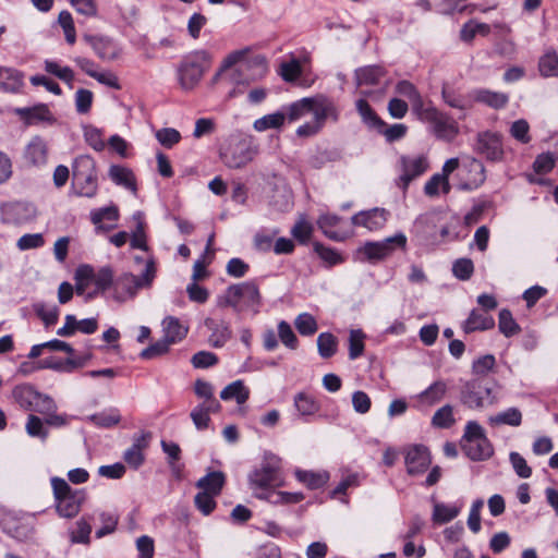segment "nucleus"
<instances>
[{
  "instance_id": "obj_58",
  "label": "nucleus",
  "mask_w": 558,
  "mask_h": 558,
  "mask_svg": "<svg viewBox=\"0 0 558 558\" xmlns=\"http://www.w3.org/2000/svg\"><path fill=\"white\" fill-rule=\"evenodd\" d=\"M499 330L506 337H512L519 332L520 327L512 317L508 310H501L499 313Z\"/></svg>"
},
{
  "instance_id": "obj_27",
  "label": "nucleus",
  "mask_w": 558,
  "mask_h": 558,
  "mask_svg": "<svg viewBox=\"0 0 558 558\" xmlns=\"http://www.w3.org/2000/svg\"><path fill=\"white\" fill-rule=\"evenodd\" d=\"M447 385L444 381L438 380L422 391L416 399L421 407H432L445 397Z\"/></svg>"
},
{
  "instance_id": "obj_28",
  "label": "nucleus",
  "mask_w": 558,
  "mask_h": 558,
  "mask_svg": "<svg viewBox=\"0 0 558 558\" xmlns=\"http://www.w3.org/2000/svg\"><path fill=\"white\" fill-rule=\"evenodd\" d=\"M226 483V475L221 471H213L207 473L205 476L201 477L196 487L202 489V492H207L213 495H219L222 490V487Z\"/></svg>"
},
{
  "instance_id": "obj_43",
  "label": "nucleus",
  "mask_w": 558,
  "mask_h": 558,
  "mask_svg": "<svg viewBox=\"0 0 558 558\" xmlns=\"http://www.w3.org/2000/svg\"><path fill=\"white\" fill-rule=\"evenodd\" d=\"M94 284L96 286V290L94 292L87 293V299H92L96 295L98 291H105L109 287H113V274L111 268L102 267L97 272L94 270Z\"/></svg>"
},
{
  "instance_id": "obj_11",
  "label": "nucleus",
  "mask_w": 558,
  "mask_h": 558,
  "mask_svg": "<svg viewBox=\"0 0 558 558\" xmlns=\"http://www.w3.org/2000/svg\"><path fill=\"white\" fill-rule=\"evenodd\" d=\"M35 216L36 209L28 203L14 202L0 206V220L7 225H22Z\"/></svg>"
},
{
  "instance_id": "obj_21",
  "label": "nucleus",
  "mask_w": 558,
  "mask_h": 558,
  "mask_svg": "<svg viewBox=\"0 0 558 558\" xmlns=\"http://www.w3.org/2000/svg\"><path fill=\"white\" fill-rule=\"evenodd\" d=\"M24 85V74L15 68L0 65V90L8 94L20 93Z\"/></svg>"
},
{
  "instance_id": "obj_40",
  "label": "nucleus",
  "mask_w": 558,
  "mask_h": 558,
  "mask_svg": "<svg viewBox=\"0 0 558 558\" xmlns=\"http://www.w3.org/2000/svg\"><path fill=\"white\" fill-rule=\"evenodd\" d=\"M94 268L89 265H81L75 270V291L77 294H84L88 287L94 283Z\"/></svg>"
},
{
  "instance_id": "obj_16",
  "label": "nucleus",
  "mask_w": 558,
  "mask_h": 558,
  "mask_svg": "<svg viewBox=\"0 0 558 558\" xmlns=\"http://www.w3.org/2000/svg\"><path fill=\"white\" fill-rule=\"evenodd\" d=\"M204 325L210 331L208 342L214 348H222L232 338L230 324L225 319L208 317Z\"/></svg>"
},
{
  "instance_id": "obj_10",
  "label": "nucleus",
  "mask_w": 558,
  "mask_h": 558,
  "mask_svg": "<svg viewBox=\"0 0 558 558\" xmlns=\"http://www.w3.org/2000/svg\"><path fill=\"white\" fill-rule=\"evenodd\" d=\"M461 401L471 409H478L493 404L495 398L488 387L482 385L478 380H472L463 386Z\"/></svg>"
},
{
  "instance_id": "obj_63",
  "label": "nucleus",
  "mask_w": 558,
  "mask_h": 558,
  "mask_svg": "<svg viewBox=\"0 0 558 558\" xmlns=\"http://www.w3.org/2000/svg\"><path fill=\"white\" fill-rule=\"evenodd\" d=\"M278 336H279L281 342L287 348H289L291 350H295L298 348L299 340H298L295 333L293 332L291 326L287 322L281 320L278 324Z\"/></svg>"
},
{
  "instance_id": "obj_51",
  "label": "nucleus",
  "mask_w": 558,
  "mask_h": 558,
  "mask_svg": "<svg viewBox=\"0 0 558 558\" xmlns=\"http://www.w3.org/2000/svg\"><path fill=\"white\" fill-rule=\"evenodd\" d=\"M460 513V507L445 504H435L433 511V521L444 524L453 520Z\"/></svg>"
},
{
  "instance_id": "obj_41",
  "label": "nucleus",
  "mask_w": 558,
  "mask_h": 558,
  "mask_svg": "<svg viewBox=\"0 0 558 558\" xmlns=\"http://www.w3.org/2000/svg\"><path fill=\"white\" fill-rule=\"evenodd\" d=\"M356 110L368 126L376 129L385 126V122L376 114L365 99H359L356 101Z\"/></svg>"
},
{
  "instance_id": "obj_19",
  "label": "nucleus",
  "mask_w": 558,
  "mask_h": 558,
  "mask_svg": "<svg viewBox=\"0 0 558 558\" xmlns=\"http://www.w3.org/2000/svg\"><path fill=\"white\" fill-rule=\"evenodd\" d=\"M83 39L90 45L94 52L101 60L112 61L117 59L120 54L119 48L108 37L86 34L83 36Z\"/></svg>"
},
{
  "instance_id": "obj_46",
  "label": "nucleus",
  "mask_w": 558,
  "mask_h": 558,
  "mask_svg": "<svg viewBox=\"0 0 558 558\" xmlns=\"http://www.w3.org/2000/svg\"><path fill=\"white\" fill-rule=\"evenodd\" d=\"M450 189L449 180L445 175L436 173L425 183L424 192L427 196L434 197L439 195L440 190L444 194H448Z\"/></svg>"
},
{
  "instance_id": "obj_18",
  "label": "nucleus",
  "mask_w": 558,
  "mask_h": 558,
  "mask_svg": "<svg viewBox=\"0 0 558 558\" xmlns=\"http://www.w3.org/2000/svg\"><path fill=\"white\" fill-rule=\"evenodd\" d=\"M250 483L254 487L265 490L282 485V478L278 469L270 464L263 465L250 475Z\"/></svg>"
},
{
  "instance_id": "obj_13",
  "label": "nucleus",
  "mask_w": 558,
  "mask_h": 558,
  "mask_svg": "<svg viewBox=\"0 0 558 558\" xmlns=\"http://www.w3.org/2000/svg\"><path fill=\"white\" fill-rule=\"evenodd\" d=\"M461 179L460 187L462 190L477 189L486 179L484 165L475 158H468L462 165Z\"/></svg>"
},
{
  "instance_id": "obj_25",
  "label": "nucleus",
  "mask_w": 558,
  "mask_h": 558,
  "mask_svg": "<svg viewBox=\"0 0 558 558\" xmlns=\"http://www.w3.org/2000/svg\"><path fill=\"white\" fill-rule=\"evenodd\" d=\"M148 440L143 434L134 438L133 445L124 452V461L132 468L137 469L144 462L143 451L147 448Z\"/></svg>"
},
{
  "instance_id": "obj_59",
  "label": "nucleus",
  "mask_w": 558,
  "mask_h": 558,
  "mask_svg": "<svg viewBox=\"0 0 558 558\" xmlns=\"http://www.w3.org/2000/svg\"><path fill=\"white\" fill-rule=\"evenodd\" d=\"M454 423L452 407L447 404L438 409L432 418V424L439 428H448Z\"/></svg>"
},
{
  "instance_id": "obj_60",
  "label": "nucleus",
  "mask_w": 558,
  "mask_h": 558,
  "mask_svg": "<svg viewBox=\"0 0 558 558\" xmlns=\"http://www.w3.org/2000/svg\"><path fill=\"white\" fill-rule=\"evenodd\" d=\"M92 526L85 518H81L76 522V527L71 532V541L73 543L88 544L90 541Z\"/></svg>"
},
{
  "instance_id": "obj_5",
  "label": "nucleus",
  "mask_w": 558,
  "mask_h": 558,
  "mask_svg": "<svg viewBox=\"0 0 558 558\" xmlns=\"http://www.w3.org/2000/svg\"><path fill=\"white\" fill-rule=\"evenodd\" d=\"M156 276V266L153 259L146 263V267L141 277L131 272H124L114 279L113 298L118 302H125L133 299L137 291L145 287H150Z\"/></svg>"
},
{
  "instance_id": "obj_4",
  "label": "nucleus",
  "mask_w": 558,
  "mask_h": 558,
  "mask_svg": "<svg viewBox=\"0 0 558 558\" xmlns=\"http://www.w3.org/2000/svg\"><path fill=\"white\" fill-rule=\"evenodd\" d=\"M56 510L62 518L71 519L77 515L85 499L83 489H73L69 483L61 477L51 478Z\"/></svg>"
},
{
  "instance_id": "obj_35",
  "label": "nucleus",
  "mask_w": 558,
  "mask_h": 558,
  "mask_svg": "<svg viewBox=\"0 0 558 558\" xmlns=\"http://www.w3.org/2000/svg\"><path fill=\"white\" fill-rule=\"evenodd\" d=\"M250 391L242 380H235L225 387L220 392V398L225 401L234 399L239 404H243L248 399Z\"/></svg>"
},
{
  "instance_id": "obj_39",
  "label": "nucleus",
  "mask_w": 558,
  "mask_h": 558,
  "mask_svg": "<svg viewBox=\"0 0 558 558\" xmlns=\"http://www.w3.org/2000/svg\"><path fill=\"white\" fill-rule=\"evenodd\" d=\"M271 504H296L303 499L300 493L277 492L275 489H267L264 494L257 495Z\"/></svg>"
},
{
  "instance_id": "obj_12",
  "label": "nucleus",
  "mask_w": 558,
  "mask_h": 558,
  "mask_svg": "<svg viewBox=\"0 0 558 558\" xmlns=\"http://www.w3.org/2000/svg\"><path fill=\"white\" fill-rule=\"evenodd\" d=\"M252 158L253 150L244 141L230 143L229 146L221 151V159L229 168H241L250 162Z\"/></svg>"
},
{
  "instance_id": "obj_34",
  "label": "nucleus",
  "mask_w": 558,
  "mask_h": 558,
  "mask_svg": "<svg viewBox=\"0 0 558 558\" xmlns=\"http://www.w3.org/2000/svg\"><path fill=\"white\" fill-rule=\"evenodd\" d=\"M109 177L116 184L133 192L136 191L135 178L129 168L113 165L109 169Z\"/></svg>"
},
{
  "instance_id": "obj_55",
  "label": "nucleus",
  "mask_w": 558,
  "mask_h": 558,
  "mask_svg": "<svg viewBox=\"0 0 558 558\" xmlns=\"http://www.w3.org/2000/svg\"><path fill=\"white\" fill-rule=\"evenodd\" d=\"M365 335L361 329L350 331L349 336V357L355 360L364 352Z\"/></svg>"
},
{
  "instance_id": "obj_56",
  "label": "nucleus",
  "mask_w": 558,
  "mask_h": 558,
  "mask_svg": "<svg viewBox=\"0 0 558 558\" xmlns=\"http://www.w3.org/2000/svg\"><path fill=\"white\" fill-rule=\"evenodd\" d=\"M294 325L296 330L302 336H312L317 331V323L316 319L313 317V315L308 313H302L298 315V317L294 320Z\"/></svg>"
},
{
  "instance_id": "obj_42",
  "label": "nucleus",
  "mask_w": 558,
  "mask_h": 558,
  "mask_svg": "<svg viewBox=\"0 0 558 558\" xmlns=\"http://www.w3.org/2000/svg\"><path fill=\"white\" fill-rule=\"evenodd\" d=\"M73 179L96 174L95 160L87 155H81L75 158L72 165Z\"/></svg>"
},
{
  "instance_id": "obj_6",
  "label": "nucleus",
  "mask_w": 558,
  "mask_h": 558,
  "mask_svg": "<svg viewBox=\"0 0 558 558\" xmlns=\"http://www.w3.org/2000/svg\"><path fill=\"white\" fill-rule=\"evenodd\" d=\"M416 116L422 122L428 123L439 138L450 141L459 132L457 122L432 105H426Z\"/></svg>"
},
{
  "instance_id": "obj_48",
  "label": "nucleus",
  "mask_w": 558,
  "mask_h": 558,
  "mask_svg": "<svg viewBox=\"0 0 558 558\" xmlns=\"http://www.w3.org/2000/svg\"><path fill=\"white\" fill-rule=\"evenodd\" d=\"M295 476L311 489H317L324 486L328 481L327 473H315L312 471L298 470Z\"/></svg>"
},
{
  "instance_id": "obj_64",
  "label": "nucleus",
  "mask_w": 558,
  "mask_h": 558,
  "mask_svg": "<svg viewBox=\"0 0 558 558\" xmlns=\"http://www.w3.org/2000/svg\"><path fill=\"white\" fill-rule=\"evenodd\" d=\"M530 125L526 120L519 119L511 124L510 134L513 138L522 144H527L531 141Z\"/></svg>"
},
{
  "instance_id": "obj_9",
  "label": "nucleus",
  "mask_w": 558,
  "mask_h": 558,
  "mask_svg": "<svg viewBox=\"0 0 558 558\" xmlns=\"http://www.w3.org/2000/svg\"><path fill=\"white\" fill-rule=\"evenodd\" d=\"M400 175L397 185L407 191L410 182L422 175L429 167L427 157L423 155L401 156L398 161Z\"/></svg>"
},
{
  "instance_id": "obj_36",
  "label": "nucleus",
  "mask_w": 558,
  "mask_h": 558,
  "mask_svg": "<svg viewBox=\"0 0 558 558\" xmlns=\"http://www.w3.org/2000/svg\"><path fill=\"white\" fill-rule=\"evenodd\" d=\"M538 70L544 77L556 76L558 74V56L554 48L546 50L539 58Z\"/></svg>"
},
{
  "instance_id": "obj_7",
  "label": "nucleus",
  "mask_w": 558,
  "mask_h": 558,
  "mask_svg": "<svg viewBox=\"0 0 558 558\" xmlns=\"http://www.w3.org/2000/svg\"><path fill=\"white\" fill-rule=\"evenodd\" d=\"M245 56L246 52L244 50L231 52L223 60L220 71H226L235 64H240L239 71L242 73L254 69V72L241 82L248 83L250 81H255L263 77L267 72L266 59L262 56H255L252 59L245 60Z\"/></svg>"
},
{
  "instance_id": "obj_20",
  "label": "nucleus",
  "mask_w": 558,
  "mask_h": 558,
  "mask_svg": "<svg viewBox=\"0 0 558 558\" xmlns=\"http://www.w3.org/2000/svg\"><path fill=\"white\" fill-rule=\"evenodd\" d=\"M388 218V211L383 208H373L367 211H361L352 217L354 226H363L371 231L381 229Z\"/></svg>"
},
{
  "instance_id": "obj_15",
  "label": "nucleus",
  "mask_w": 558,
  "mask_h": 558,
  "mask_svg": "<svg viewBox=\"0 0 558 558\" xmlns=\"http://www.w3.org/2000/svg\"><path fill=\"white\" fill-rule=\"evenodd\" d=\"M475 149L488 160H499L504 155L500 136L496 133L484 132L477 135Z\"/></svg>"
},
{
  "instance_id": "obj_3",
  "label": "nucleus",
  "mask_w": 558,
  "mask_h": 558,
  "mask_svg": "<svg viewBox=\"0 0 558 558\" xmlns=\"http://www.w3.org/2000/svg\"><path fill=\"white\" fill-rule=\"evenodd\" d=\"M289 122H294L305 117L308 113L313 118H331L338 119L337 108L333 102L325 96L318 95L315 97L302 98L287 106L284 109Z\"/></svg>"
},
{
  "instance_id": "obj_50",
  "label": "nucleus",
  "mask_w": 558,
  "mask_h": 558,
  "mask_svg": "<svg viewBox=\"0 0 558 558\" xmlns=\"http://www.w3.org/2000/svg\"><path fill=\"white\" fill-rule=\"evenodd\" d=\"M44 68L47 73L54 75L70 86L72 85V82L74 81V72L71 68L61 66L58 62L52 60H46L44 62Z\"/></svg>"
},
{
  "instance_id": "obj_30",
  "label": "nucleus",
  "mask_w": 558,
  "mask_h": 558,
  "mask_svg": "<svg viewBox=\"0 0 558 558\" xmlns=\"http://www.w3.org/2000/svg\"><path fill=\"white\" fill-rule=\"evenodd\" d=\"M163 338L171 344L185 338L187 327L183 326L178 318L168 316L162 320Z\"/></svg>"
},
{
  "instance_id": "obj_2",
  "label": "nucleus",
  "mask_w": 558,
  "mask_h": 558,
  "mask_svg": "<svg viewBox=\"0 0 558 558\" xmlns=\"http://www.w3.org/2000/svg\"><path fill=\"white\" fill-rule=\"evenodd\" d=\"M211 65V58L205 50L184 56L175 69L177 81L184 92L193 90Z\"/></svg>"
},
{
  "instance_id": "obj_14",
  "label": "nucleus",
  "mask_w": 558,
  "mask_h": 558,
  "mask_svg": "<svg viewBox=\"0 0 558 558\" xmlns=\"http://www.w3.org/2000/svg\"><path fill=\"white\" fill-rule=\"evenodd\" d=\"M430 454L423 445H414L407 449L405 465L411 475H417L425 472L430 464Z\"/></svg>"
},
{
  "instance_id": "obj_53",
  "label": "nucleus",
  "mask_w": 558,
  "mask_h": 558,
  "mask_svg": "<svg viewBox=\"0 0 558 558\" xmlns=\"http://www.w3.org/2000/svg\"><path fill=\"white\" fill-rule=\"evenodd\" d=\"M58 23L63 29L65 40L69 45H74L76 41V31L72 14L63 10L59 13Z\"/></svg>"
},
{
  "instance_id": "obj_33",
  "label": "nucleus",
  "mask_w": 558,
  "mask_h": 558,
  "mask_svg": "<svg viewBox=\"0 0 558 558\" xmlns=\"http://www.w3.org/2000/svg\"><path fill=\"white\" fill-rule=\"evenodd\" d=\"M396 92L410 100L415 114L426 106L415 86L409 81L399 82L396 86Z\"/></svg>"
},
{
  "instance_id": "obj_45",
  "label": "nucleus",
  "mask_w": 558,
  "mask_h": 558,
  "mask_svg": "<svg viewBox=\"0 0 558 558\" xmlns=\"http://www.w3.org/2000/svg\"><path fill=\"white\" fill-rule=\"evenodd\" d=\"M355 76L359 86L375 85L384 76V70L380 66H365L359 69Z\"/></svg>"
},
{
  "instance_id": "obj_57",
  "label": "nucleus",
  "mask_w": 558,
  "mask_h": 558,
  "mask_svg": "<svg viewBox=\"0 0 558 558\" xmlns=\"http://www.w3.org/2000/svg\"><path fill=\"white\" fill-rule=\"evenodd\" d=\"M134 219L136 220V229L132 234L131 238V246L133 248H140L143 251H147V244H146V234L144 231V221H143V214L141 211H137L134 214Z\"/></svg>"
},
{
  "instance_id": "obj_31",
  "label": "nucleus",
  "mask_w": 558,
  "mask_h": 558,
  "mask_svg": "<svg viewBox=\"0 0 558 558\" xmlns=\"http://www.w3.org/2000/svg\"><path fill=\"white\" fill-rule=\"evenodd\" d=\"M475 101L483 102L494 109L504 108L509 100L508 95L504 93L492 92L488 89H476L472 93Z\"/></svg>"
},
{
  "instance_id": "obj_38",
  "label": "nucleus",
  "mask_w": 558,
  "mask_h": 558,
  "mask_svg": "<svg viewBox=\"0 0 558 558\" xmlns=\"http://www.w3.org/2000/svg\"><path fill=\"white\" fill-rule=\"evenodd\" d=\"M287 120L284 110L266 114L254 122V129L258 132H264L269 129H279Z\"/></svg>"
},
{
  "instance_id": "obj_32",
  "label": "nucleus",
  "mask_w": 558,
  "mask_h": 558,
  "mask_svg": "<svg viewBox=\"0 0 558 558\" xmlns=\"http://www.w3.org/2000/svg\"><path fill=\"white\" fill-rule=\"evenodd\" d=\"M340 221L341 218L337 215L326 214L319 217L317 223L326 236L335 241H343L347 239L348 234L345 232L333 230Z\"/></svg>"
},
{
  "instance_id": "obj_26",
  "label": "nucleus",
  "mask_w": 558,
  "mask_h": 558,
  "mask_svg": "<svg viewBox=\"0 0 558 558\" xmlns=\"http://www.w3.org/2000/svg\"><path fill=\"white\" fill-rule=\"evenodd\" d=\"M12 398L24 410L31 411L36 399L39 398V392L36 391L31 385H17L12 390Z\"/></svg>"
},
{
  "instance_id": "obj_54",
  "label": "nucleus",
  "mask_w": 558,
  "mask_h": 558,
  "mask_svg": "<svg viewBox=\"0 0 558 558\" xmlns=\"http://www.w3.org/2000/svg\"><path fill=\"white\" fill-rule=\"evenodd\" d=\"M25 429L31 437H37L41 441H45L48 437V430L45 428V422L34 414L28 415Z\"/></svg>"
},
{
  "instance_id": "obj_29",
  "label": "nucleus",
  "mask_w": 558,
  "mask_h": 558,
  "mask_svg": "<svg viewBox=\"0 0 558 558\" xmlns=\"http://www.w3.org/2000/svg\"><path fill=\"white\" fill-rule=\"evenodd\" d=\"M25 159L34 166L46 163L47 145L43 138L36 136L28 143L25 149Z\"/></svg>"
},
{
  "instance_id": "obj_37",
  "label": "nucleus",
  "mask_w": 558,
  "mask_h": 558,
  "mask_svg": "<svg viewBox=\"0 0 558 558\" xmlns=\"http://www.w3.org/2000/svg\"><path fill=\"white\" fill-rule=\"evenodd\" d=\"M73 185L76 187L77 195L92 198L98 191L97 173L94 175L75 178L73 179Z\"/></svg>"
},
{
  "instance_id": "obj_47",
  "label": "nucleus",
  "mask_w": 558,
  "mask_h": 558,
  "mask_svg": "<svg viewBox=\"0 0 558 558\" xmlns=\"http://www.w3.org/2000/svg\"><path fill=\"white\" fill-rule=\"evenodd\" d=\"M88 420L99 427L109 428L120 423L121 415L117 409H110L88 416Z\"/></svg>"
},
{
  "instance_id": "obj_23",
  "label": "nucleus",
  "mask_w": 558,
  "mask_h": 558,
  "mask_svg": "<svg viewBox=\"0 0 558 558\" xmlns=\"http://www.w3.org/2000/svg\"><path fill=\"white\" fill-rule=\"evenodd\" d=\"M462 449L474 461L488 459L493 454V447L487 437H478L462 444Z\"/></svg>"
},
{
  "instance_id": "obj_62",
  "label": "nucleus",
  "mask_w": 558,
  "mask_h": 558,
  "mask_svg": "<svg viewBox=\"0 0 558 558\" xmlns=\"http://www.w3.org/2000/svg\"><path fill=\"white\" fill-rule=\"evenodd\" d=\"M216 496L217 495H213L207 492H199L194 498L196 508L204 515H209L216 508V501L214 499Z\"/></svg>"
},
{
  "instance_id": "obj_17",
  "label": "nucleus",
  "mask_w": 558,
  "mask_h": 558,
  "mask_svg": "<svg viewBox=\"0 0 558 558\" xmlns=\"http://www.w3.org/2000/svg\"><path fill=\"white\" fill-rule=\"evenodd\" d=\"M14 112L26 125H38L40 123H52L54 121L50 109L45 104L16 108Z\"/></svg>"
},
{
  "instance_id": "obj_24",
  "label": "nucleus",
  "mask_w": 558,
  "mask_h": 558,
  "mask_svg": "<svg viewBox=\"0 0 558 558\" xmlns=\"http://www.w3.org/2000/svg\"><path fill=\"white\" fill-rule=\"evenodd\" d=\"M220 410L219 401H210L208 404H198L195 407L190 416L198 430H204L210 423V413H216Z\"/></svg>"
},
{
  "instance_id": "obj_1",
  "label": "nucleus",
  "mask_w": 558,
  "mask_h": 558,
  "mask_svg": "<svg viewBox=\"0 0 558 558\" xmlns=\"http://www.w3.org/2000/svg\"><path fill=\"white\" fill-rule=\"evenodd\" d=\"M262 295L254 281L231 284L217 298L218 307H232L234 312L250 308L258 313Z\"/></svg>"
},
{
  "instance_id": "obj_52",
  "label": "nucleus",
  "mask_w": 558,
  "mask_h": 558,
  "mask_svg": "<svg viewBox=\"0 0 558 558\" xmlns=\"http://www.w3.org/2000/svg\"><path fill=\"white\" fill-rule=\"evenodd\" d=\"M317 347L319 355L329 359L337 352V339L332 333L323 332L317 338Z\"/></svg>"
},
{
  "instance_id": "obj_44",
  "label": "nucleus",
  "mask_w": 558,
  "mask_h": 558,
  "mask_svg": "<svg viewBox=\"0 0 558 558\" xmlns=\"http://www.w3.org/2000/svg\"><path fill=\"white\" fill-rule=\"evenodd\" d=\"M490 425H510L519 426L522 421V414L517 408H510L488 418Z\"/></svg>"
},
{
  "instance_id": "obj_8",
  "label": "nucleus",
  "mask_w": 558,
  "mask_h": 558,
  "mask_svg": "<svg viewBox=\"0 0 558 558\" xmlns=\"http://www.w3.org/2000/svg\"><path fill=\"white\" fill-rule=\"evenodd\" d=\"M407 236L403 233H397L393 236L386 238L378 242H366L359 252L364 255L368 262H378L390 256L398 247L404 248Z\"/></svg>"
},
{
  "instance_id": "obj_49",
  "label": "nucleus",
  "mask_w": 558,
  "mask_h": 558,
  "mask_svg": "<svg viewBox=\"0 0 558 558\" xmlns=\"http://www.w3.org/2000/svg\"><path fill=\"white\" fill-rule=\"evenodd\" d=\"M294 407L300 415H313L319 410L317 401L304 392H300L294 397Z\"/></svg>"
},
{
  "instance_id": "obj_22",
  "label": "nucleus",
  "mask_w": 558,
  "mask_h": 558,
  "mask_svg": "<svg viewBox=\"0 0 558 558\" xmlns=\"http://www.w3.org/2000/svg\"><path fill=\"white\" fill-rule=\"evenodd\" d=\"M495 326L493 316L480 310H472L466 320L462 324L465 333L492 329Z\"/></svg>"
},
{
  "instance_id": "obj_61",
  "label": "nucleus",
  "mask_w": 558,
  "mask_h": 558,
  "mask_svg": "<svg viewBox=\"0 0 558 558\" xmlns=\"http://www.w3.org/2000/svg\"><path fill=\"white\" fill-rule=\"evenodd\" d=\"M302 73L301 63L298 59L292 58L280 64V75L286 82L295 81Z\"/></svg>"
}]
</instances>
